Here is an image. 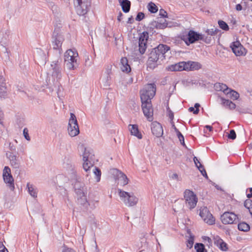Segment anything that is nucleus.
Returning a JSON list of instances; mask_svg holds the SVG:
<instances>
[{
  "label": "nucleus",
  "instance_id": "24",
  "mask_svg": "<svg viewBox=\"0 0 252 252\" xmlns=\"http://www.w3.org/2000/svg\"><path fill=\"white\" fill-rule=\"evenodd\" d=\"M128 129L131 135L137 137L139 139L142 138V135L139 132L137 125H129Z\"/></svg>",
  "mask_w": 252,
  "mask_h": 252
},
{
  "label": "nucleus",
  "instance_id": "58",
  "mask_svg": "<svg viewBox=\"0 0 252 252\" xmlns=\"http://www.w3.org/2000/svg\"><path fill=\"white\" fill-rule=\"evenodd\" d=\"M195 109H194V107H189V112H192L193 113V111H195Z\"/></svg>",
  "mask_w": 252,
  "mask_h": 252
},
{
  "label": "nucleus",
  "instance_id": "8",
  "mask_svg": "<svg viewBox=\"0 0 252 252\" xmlns=\"http://www.w3.org/2000/svg\"><path fill=\"white\" fill-rule=\"evenodd\" d=\"M68 133L71 137H74L79 133V126L75 115L71 113L67 128Z\"/></svg>",
  "mask_w": 252,
  "mask_h": 252
},
{
  "label": "nucleus",
  "instance_id": "49",
  "mask_svg": "<svg viewBox=\"0 0 252 252\" xmlns=\"http://www.w3.org/2000/svg\"><path fill=\"white\" fill-rule=\"evenodd\" d=\"M200 107V104L199 103H195L194 105V108H195V111H193V113L195 114H197L199 112V107Z\"/></svg>",
  "mask_w": 252,
  "mask_h": 252
},
{
  "label": "nucleus",
  "instance_id": "59",
  "mask_svg": "<svg viewBox=\"0 0 252 252\" xmlns=\"http://www.w3.org/2000/svg\"><path fill=\"white\" fill-rule=\"evenodd\" d=\"M132 17L129 18L128 19V21H127V23H129V24L132 23Z\"/></svg>",
  "mask_w": 252,
  "mask_h": 252
},
{
  "label": "nucleus",
  "instance_id": "57",
  "mask_svg": "<svg viewBox=\"0 0 252 252\" xmlns=\"http://www.w3.org/2000/svg\"><path fill=\"white\" fill-rule=\"evenodd\" d=\"M169 116L171 119L173 118V113L171 111H170L169 113Z\"/></svg>",
  "mask_w": 252,
  "mask_h": 252
},
{
  "label": "nucleus",
  "instance_id": "41",
  "mask_svg": "<svg viewBox=\"0 0 252 252\" xmlns=\"http://www.w3.org/2000/svg\"><path fill=\"white\" fill-rule=\"evenodd\" d=\"M236 137V134L234 130H231L229 134L228 135V138L232 140H234Z\"/></svg>",
  "mask_w": 252,
  "mask_h": 252
},
{
  "label": "nucleus",
  "instance_id": "34",
  "mask_svg": "<svg viewBox=\"0 0 252 252\" xmlns=\"http://www.w3.org/2000/svg\"><path fill=\"white\" fill-rule=\"evenodd\" d=\"M147 7H148L149 11L153 13H155L157 12L158 10L157 6L156 5V4L155 3H154L152 2H150L148 4Z\"/></svg>",
  "mask_w": 252,
  "mask_h": 252
},
{
  "label": "nucleus",
  "instance_id": "38",
  "mask_svg": "<svg viewBox=\"0 0 252 252\" xmlns=\"http://www.w3.org/2000/svg\"><path fill=\"white\" fill-rule=\"evenodd\" d=\"M218 23H219L220 27L221 29H222L224 31H228L229 30L228 26L225 22H224L223 21H219Z\"/></svg>",
  "mask_w": 252,
  "mask_h": 252
},
{
  "label": "nucleus",
  "instance_id": "55",
  "mask_svg": "<svg viewBox=\"0 0 252 252\" xmlns=\"http://www.w3.org/2000/svg\"><path fill=\"white\" fill-rule=\"evenodd\" d=\"M173 127L175 131L176 132V134H178V133H180L179 130L175 127L174 125H173Z\"/></svg>",
  "mask_w": 252,
  "mask_h": 252
},
{
  "label": "nucleus",
  "instance_id": "64",
  "mask_svg": "<svg viewBox=\"0 0 252 252\" xmlns=\"http://www.w3.org/2000/svg\"><path fill=\"white\" fill-rule=\"evenodd\" d=\"M89 60V57H88V59H87V61H86V62L87 63V61H88Z\"/></svg>",
  "mask_w": 252,
  "mask_h": 252
},
{
  "label": "nucleus",
  "instance_id": "11",
  "mask_svg": "<svg viewBox=\"0 0 252 252\" xmlns=\"http://www.w3.org/2000/svg\"><path fill=\"white\" fill-rule=\"evenodd\" d=\"M184 198L187 206L190 209L196 206L198 199L193 191L188 189L186 190L184 192Z\"/></svg>",
  "mask_w": 252,
  "mask_h": 252
},
{
  "label": "nucleus",
  "instance_id": "17",
  "mask_svg": "<svg viewBox=\"0 0 252 252\" xmlns=\"http://www.w3.org/2000/svg\"><path fill=\"white\" fill-rule=\"evenodd\" d=\"M63 40L64 38L62 34H54L52 42V46L54 50L58 51L59 54L61 53L62 50V45Z\"/></svg>",
  "mask_w": 252,
  "mask_h": 252
},
{
  "label": "nucleus",
  "instance_id": "61",
  "mask_svg": "<svg viewBox=\"0 0 252 252\" xmlns=\"http://www.w3.org/2000/svg\"><path fill=\"white\" fill-rule=\"evenodd\" d=\"M118 20L120 21L121 20V15L120 16H118Z\"/></svg>",
  "mask_w": 252,
  "mask_h": 252
},
{
  "label": "nucleus",
  "instance_id": "28",
  "mask_svg": "<svg viewBox=\"0 0 252 252\" xmlns=\"http://www.w3.org/2000/svg\"><path fill=\"white\" fill-rule=\"evenodd\" d=\"M124 12H128L130 7V2L128 0H119Z\"/></svg>",
  "mask_w": 252,
  "mask_h": 252
},
{
  "label": "nucleus",
  "instance_id": "25",
  "mask_svg": "<svg viewBox=\"0 0 252 252\" xmlns=\"http://www.w3.org/2000/svg\"><path fill=\"white\" fill-rule=\"evenodd\" d=\"M221 104L226 108L229 109L230 110H233L236 107V105L235 103L232 102L231 101L229 100L228 99H224L222 97L220 98Z\"/></svg>",
  "mask_w": 252,
  "mask_h": 252
},
{
  "label": "nucleus",
  "instance_id": "31",
  "mask_svg": "<svg viewBox=\"0 0 252 252\" xmlns=\"http://www.w3.org/2000/svg\"><path fill=\"white\" fill-rule=\"evenodd\" d=\"M92 156L93 155L90 151L87 150L86 148H85L84 152L83 154V160L87 161L88 160H90L92 158Z\"/></svg>",
  "mask_w": 252,
  "mask_h": 252
},
{
  "label": "nucleus",
  "instance_id": "35",
  "mask_svg": "<svg viewBox=\"0 0 252 252\" xmlns=\"http://www.w3.org/2000/svg\"><path fill=\"white\" fill-rule=\"evenodd\" d=\"M93 166V163L90 161V160L87 161H83V167L84 169L88 172L90 169Z\"/></svg>",
  "mask_w": 252,
  "mask_h": 252
},
{
  "label": "nucleus",
  "instance_id": "2",
  "mask_svg": "<svg viewBox=\"0 0 252 252\" xmlns=\"http://www.w3.org/2000/svg\"><path fill=\"white\" fill-rule=\"evenodd\" d=\"M169 50L170 47L164 44H159L157 47L154 48L149 56V64L156 63L159 60L162 61L165 58V53Z\"/></svg>",
  "mask_w": 252,
  "mask_h": 252
},
{
  "label": "nucleus",
  "instance_id": "23",
  "mask_svg": "<svg viewBox=\"0 0 252 252\" xmlns=\"http://www.w3.org/2000/svg\"><path fill=\"white\" fill-rule=\"evenodd\" d=\"M120 68L121 70L126 73H128L131 71V67L128 63L126 58H122L120 62Z\"/></svg>",
  "mask_w": 252,
  "mask_h": 252
},
{
  "label": "nucleus",
  "instance_id": "19",
  "mask_svg": "<svg viewBox=\"0 0 252 252\" xmlns=\"http://www.w3.org/2000/svg\"><path fill=\"white\" fill-rule=\"evenodd\" d=\"M149 38V34L147 32H143L140 34L139 38V50L141 54L145 52L147 48V42Z\"/></svg>",
  "mask_w": 252,
  "mask_h": 252
},
{
  "label": "nucleus",
  "instance_id": "29",
  "mask_svg": "<svg viewBox=\"0 0 252 252\" xmlns=\"http://www.w3.org/2000/svg\"><path fill=\"white\" fill-rule=\"evenodd\" d=\"M9 159L11 165L14 168H17L19 167V161L18 158L14 155H11L9 156Z\"/></svg>",
  "mask_w": 252,
  "mask_h": 252
},
{
  "label": "nucleus",
  "instance_id": "47",
  "mask_svg": "<svg viewBox=\"0 0 252 252\" xmlns=\"http://www.w3.org/2000/svg\"><path fill=\"white\" fill-rule=\"evenodd\" d=\"M0 252H9L5 247L0 242Z\"/></svg>",
  "mask_w": 252,
  "mask_h": 252
},
{
  "label": "nucleus",
  "instance_id": "4",
  "mask_svg": "<svg viewBox=\"0 0 252 252\" xmlns=\"http://www.w3.org/2000/svg\"><path fill=\"white\" fill-rule=\"evenodd\" d=\"M118 194L122 201L128 207H132L137 204L138 198L132 192L125 191L121 189H118Z\"/></svg>",
  "mask_w": 252,
  "mask_h": 252
},
{
  "label": "nucleus",
  "instance_id": "26",
  "mask_svg": "<svg viewBox=\"0 0 252 252\" xmlns=\"http://www.w3.org/2000/svg\"><path fill=\"white\" fill-rule=\"evenodd\" d=\"M215 89L217 91H222L223 93L226 95L228 94L227 92L229 90V88L224 84L220 83H216L214 85Z\"/></svg>",
  "mask_w": 252,
  "mask_h": 252
},
{
  "label": "nucleus",
  "instance_id": "52",
  "mask_svg": "<svg viewBox=\"0 0 252 252\" xmlns=\"http://www.w3.org/2000/svg\"><path fill=\"white\" fill-rule=\"evenodd\" d=\"M61 252H75L73 250L69 248L63 249Z\"/></svg>",
  "mask_w": 252,
  "mask_h": 252
},
{
  "label": "nucleus",
  "instance_id": "15",
  "mask_svg": "<svg viewBox=\"0 0 252 252\" xmlns=\"http://www.w3.org/2000/svg\"><path fill=\"white\" fill-rule=\"evenodd\" d=\"M75 192L80 203L85 204L87 202L86 193L87 191L84 186H82L79 183H76L74 185Z\"/></svg>",
  "mask_w": 252,
  "mask_h": 252
},
{
  "label": "nucleus",
  "instance_id": "6",
  "mask_svg": "<svg viewBox=\"0 0 252 252\" xmlns=\"http://www.w3.org/2000/svg\"><path fill=\"white\" fill-rule=\"evenodd\" d=\"M76 13L79 15H84L90 9L91 0H73Z\"/></svg>",
  "mask_w": 252,
  "mask_h": 252
},
{
  "label": "nucleus",
  "instance_id": "1",
  "mask_svg": "<svg viewBox=\"0 0 252 252\" xmlns=\"http://www.w3.org/2000/svg\"><path fill=\"white\" fill-rule=\"evenodd\" d=\"M201 67V64L198 62L188 61L187 62H181L170 65L168 66L167 69L171 71H194L200 69Z\"/></svg>",
  "mask_w": 252,
  "mask_h": 252
},
{
  "label": "nucleus",
  "instance_id": "62",
  "mask_svg": "<svg viewBox=\"0 0 252 252\" xmlns=\"http://www.w3.org/2000/svg\"><path fill=\"white\" fill-rule=\"evenodd\" d=\"M174 177H177L178 175L176 174H174Z\"/></svg>",
  "mask_w": 252,
  "mask_h": 252
},
{
  "label": "nucleus",
  "instance_id": "20",
  "mask_svg": "<svg viewBox=\"0 0 252 252\" xmlns=\"http://www.w3.org/2000/svg\"><path fill=\"white\" fill-rule=\"evenodd\" d=\"M151 129L152 133L156 136L159 137L163 134V129L161 125L156 122L152 124Z\"/></svg>",
  "mask_w": 252,
  "mask_h": 252
},
{
  "label": "nucleus",
  "instance_id": "13",
  "mask_svg": "<svg viewBox=\"0 0 252 252\" xmlns=\"http://www.w3.org/2000/svg\"><path fill=\"white\" fill-rule=\"evenodd\" d=\"M141 102L142 109L144 116L149 121L152 122L153 120V108L152 107L151 100H141Z\"/></svg>",
  "mask_w": 252,
  "mask_h": 252
},
{
  "label": "nucleus",
  "instance_id": "18",
  "mask_svg": "<svg viewBox=\"0 0 252 252\" xmlns=\"http://www.w3.org/2000/svg\"><path fill=\"white\" fill-rule=\"evenodd\" d=\"M230 47L233 52L237 56H245L246 54V50L238 41L233 42Z\"/></svg>",
  "mask_w": 252,
  "mask_h": 252
},
{
  "label": "nucleus",
  "instance_id": "16",
  "mask_svg": "<svg viewBox=\"0 0 252 252\" xmlns=\"http://www.w3.org/2000/svg\"><path fill=\"white\" fill-rule=\"evenodd\" d=\"M238 218L232 212H225L220 217L221 222L225 224H232L236 222Z\"/></svg>",
  "mask_w": 252,
  "mask_h": 252
},
{
  "label": "nucleus",
  "instance_id": "33",
  "mask_svg": "<svg viewBox=\"0 0 252 252\" xmlns=\"http://www.w3.org/2000/svg\"><path fill=\"white\" fill-rule=\"evenodd\" d=\"M100 83L104 87H108L110 84L109 81V77L108 75H106V76H104L101 78L100 79Z\"/></svg>",
  "mask_w": 252,
  "mask_h": 252
},
{
  "label": "nucleus",
  "instance_id": "44",
  "mask_svg": "<svg viewBox=\"0 0 252 252\" xmlns=\"http://www.w3.org/2000/svg\"><path fill=\"white\" fill-rule=\"evenodd\" d=\"M23 134L25 138L28 141H30L31 138L28 133V129L27 128H25L23 130Z\"/></svg>",
  "mask_w": 252,
  "mask_h": 252
},
{
  "label": "nucleus",
  "instance_id": "53",
  "mask_svg": "<svg viewBox=\"0 0 252 252\" xmlns=\"http://www.w3.org/2000/svg\"><path fill=\"white\" fill-rule=\"evenodd\" d=\"M236 9L237 11H240L242 9V6L240 4H237L236 5Z\"/></svg>",
  "mask_w": 252,
  "mask_h": 252
},
{
  "label": "nucleus",
  "instance_id": "32",
  "mask_svg": "<svg viewBox=\"0 0 252 252\" xmlns=\"http://www.w3.org/2000/svg\"><path fill=\"white\" fill-rule=\"evenodd\" d=\"M227 92L228 93V95H229V96L232 99L236 100L239 97V94L236 91L231 90V89H229V90Z\"/></svg>",
  "mask_w": 252,
  "mask_h": 252
},
{
  "label": "nucleus",
  "instance_id": "39",
  "mask_svg": "<svg viewBox=\"0 0 252 252\" xmlns=\"http://www.w3.org/2000/svg\"><path fill=\"white\" fill-rule=\"evenodd\" d=\"M195 249L196 251V252H204V245L201 244H196V245L195 246Z\"/></svg>",
  "mask_w": 252,
  "mask_h": 252
},
{
  "label": "nucleus",
  "instance_id": "30",
  "mask_svg": "<svg viewBox=\"0 0 252 252\" xmlns=\"http://www.w3.org/2000/svg\"><path fill=\"white\" fill-rule=\"evenodd\" d=\"M238 228L240 231L247 232L250 230V227L248 223L242 222L238 224Z\"/></svg>",
  "mask_w": 252,
  "mask_h": 252
},
{
  "label": "nucleus",
  "instance_id": "40",
  "mask_svg": "<svg viewBox=\"0 0 252 252\" xmlns=\"http://www.w3.org/2000/svg\"><path fill=\"white\" fill-rule=\"evenodd\" d=\"M244 206L249 210V211H250L251 208H252V201L251 200H247L244 203Z\"/></svg>",
  "mask_w": 252,
  "mask_h": 252
},
{
  "label": "nucleus",
  "instance_id": "12",
  "mask_svg": "<svg viewBox=\"0 0 252 252\" xmlns=\"http://www.w3.org/2000/svg\"><path fill=\"white\" fill-rule=\"evenodd\" d=\"M2 177L4 183L11 190H13L14 187V179L11 173V169L8 166H5L2 172Z\"/></svg>",
  "mask_w": 252,
  "mask_h": 252
},
{
  "label": "nucleus",
  "instance_id": "3",
  "mask_svg": "<svg viewBox=\"0 0 252 252\" xmlns=\"http://www.w3.org/2000/svg\"><path fill=\"white\" fill-rule=\"evenodd\" d=\"M78 54L75 49H68L64 54V64L69 70H74L78 65Z\"/></svg>",
  "mask_w": 252,
  "mask_h": 252
},
{
  "label": "nucleus",
  "instance_id": "10",
  "mask_svg": "<svg viewBox=\"0 0 252 252\" xmlns=\"http://www.w3.org/2000/svg\"><path fill=\"white\" fill-rule=\"evenodd\" d=\"M199 216L207 224L209 225L215 224V218L206 207L203 206L200 208Z\"/></svg>",
  "mask_w": 252,
  "mask_h": 252
},
{
  "label": "nucleus",
  "instance_id": "14",
  "mask_svg": "<svg viewBox=\"0 0 252 252\" xmlns=\"http://www.w3.org/2000/svg\"><path fill=\"white\" fill-rule=\"evenodd\" d=\"M110 173L117 180L118 184L122 186H125L128 183V179L126 176L117 169H112L110 171Z\"/></svg>",
  "mask_w": 252,
  "mask_h": 252
},
{
  "label": "nucleus",
  "instance_id": "46",
  "mask_svg": "<svg viewBox=\"0 0 252 252\" xmlns=\"http://www.w3.org/2000/svg\"><path fill=\"white\" fill-rule=\"evenodd\" d=\"M193 244V238L192 237H190L189 239L188 240L187 246L191 248Z\"/></svg>",
  "mask_w": 252,
  "mask_h": 252
},
{
  "label": "nucleus",
  "instance_id": "22",
  "mask_svg": "<svg viewBox=\"0 0 252 252\" xmlns=\"http://www.w3.org/2000/svg\"><path fill=\"white\" fill-rule=\"evenodd\" d=\"M4 78L0 75V97H4L7 95V88Z\"/></svg>",
  "mask_w": 252,
  "mask_h": 252
},
{
  "label": "nucleus",
  "instance_id": "50",
  "mask_svg": "<svg viewBox=\"0 0 252 252\" xmlns=\"http://www.w3.org/2000/svg\"><path fill=\"white\" fill-rule=\"evenodd\" d=\"M193 161L194 162V163H195L196 166L198 168V167L199 166L200 164H201L200 161L198 160V159H197V158L196 157H194L193 158Z\"/></svg>",
  "mask_w": 252,
  "mask_h": 252
},
{
  "label": "nucleus",
  "instance_id": "56",
  "mask_svg": "<svg viewBox=\"0 0 252 252\" xmlns=\"http://www.w3.org/2000/svg\"><path fill=\"white\" fill-rule=\"evenodd\" d=\"M205 127L207 128L210 131L212 130L213 127L210 126H206Z\"/></svg>",
  "mask_w": 252,
  "mask_h": 252
},
{
  "label": "nucleus",
  "instance_id": "27",
  "mask_svg": "<svg viewBox=\"0 0 252 252\" xmlns=\"http://www.w3.org/2000/svg\"><path fill=\"white\" fill-rule=\"evenodd\" d=\"M27 188H28V192L31 196L33 198H36L37 195V189L36 188L30 183L27 184Z\"/></svg>",
  "mask_w": 252,
  "mask_h": 252
},
{
  "label": "nucleus",
  "instance_id": "51",
  "mask_svg": "<svg viewBox=\"0 0 252 252\" xmlns=\"http://www.w3.org/2000/svg\"><path fill=\"white\" fill-rule=\"evenodd\" d=\"M198 169L199 170V171L201 173L202 175H203V174H204L203 171H205V170L201 164H200V165L198 167Z\"/></svg>",
  "mask_w": 252,
  "mask_h": 252
},
{
  "label": "nucleus",
  "instance_id": "36",
  "mask_svg": "<svg viewBox=\"0 0 252 252\" xmlns=\"http://www.w3.org/2000/svg\"><path fill=\"white\" fill-rule=\"evenodd\" d=\"M219 31V30L218 29H217V28H214L207 30L206 32L207 33L208 35L213 36L216 35L218 33Z\"/></svg>",
  "mask_w": 252,
  "mask_h": 252
},
{
  "label": "nucleus",
  "instance_id": "43",
  "mask_svg": "<svg viewBox=\"0 0 252 252\" xmlns=\"http://www.w3.org/2000/svg\"><path fill=\"white\" fill-rule=\"evenodd\" d=\"M154 24H155V26L157 27V28H159V29H163V28L166 27L167 25L166 23L160 24V23H158L156 22H154Z\"/></svg>",
  "mask_w": 252,
  "mask_h": 252
},
{
  "label": "nucleus",
  "instance_id": "5",
  "mask_svg": "<svg viewBox=\"0 0 252 252\" xmlns=\"http://www.w3.org/2000/svg\"><path fill=\"white\" fill-rule=\"evenodd\" d=\"M184 40L187 45L194 43L196 41L202 40L206 43H210L211 41V37H208L204 34H200L193 31H189L186 38L184 37Z\"/></svg>",
  "mask_w": 252,
  "mask_h": 252
},
{
  "label": "nucleus",
  "instance_id": "54",
  "mask_svg": "<svg viewBox=\"0 0 252 252\" xmlns=\"http://www.w3.org/2000/svg\"><path fill=\"white\" fill-rule=\"evenodd\" d=\"M250 193L247 195V197L249 198L252 197V188H250Z\"/></svg>",
  "mask_w": 252,
  "mask_h": 252
},
{
  "label": "nucleus",
  "instance_id": "48",
  "mask_svg": "<svg viewBox=\"0 0 252 252\" xmlns=\"http://www.w3.org/2000/svg\"><path fill=\"white\" fill-rule=\"evenodd\" d=\"M159 15L162 17H167V13L163 9H160L159 10Z\"/></svg>",
  "mask_w": 252,
  "mask_h": 252
},
{
  "label": "nucleus",
  "instance_id": "45",
  "mask_svg": "<svg viewBox=\"0 0 252 252\" xmlns=\"http://www.w3.org/2000/svg\"><path fill=\"white\" fill-rule=\"evenodd\" d=\"M144 18V14L142 12H139L137 14L135 19L137 21H140L142 20Z\"/></svg>",
  "mask_w": 252,
  "mask_h": 252
},
{
  "label": "nucleus",
  "instance_id": "9",
  "mask_svg": "<svg viewBox=\"0 0 252 252\" xmlns=\"http://www.w3.org/2000/svg\"><path fill=\"white\" fill-rule=\"evenodd\" d=\"M50 73L51 74L54 80L58 81L62 78V68L59 60L52 62L50 64Z\"/></svg>",
  "mask_w": 252,
  "mask_h": 252
},
{
  "label": "nucleus",
  "instance_id": "7",
  "mask_svg": "<svg viewBox=\"0 0 252 252\" xmlns=\"http://www.w3.org/2000/svg\"><path fill=\"white\" fill-rule=\"evenodd\" d=\"M156 86L154 84H148L140 91L141 100L149 101L156 94Z\"/></svg>",
  "mask_w": 252,
  "mask_h": 252
},
{
  "label": "nucleus",
  "instance_id": "42",
  "mask_svg": "<svg viewBox=\"0 0 252 252\" xmlns=\"http://www.w3.org/2000/svg\"><path fill=\"white\" fill-rule=\"evenodd\" d=\"M178 138H179V141L181 142V144L185 146V142H184V137L183 135L182 134V133L180 132L177 134Z\"/></svg>",
  "mask_w": 252,
  "mask_h": 252
},
{
  "label": "nucleus",
  "instance_id": "60",
  "mask_svg": "<svg viewBox=\"0 0 252 252\" xmlns=\"http://www.w3.org/2000/svg\"><path fill=\"white\" fill-rule=\"evenodd\" d=\"M204 173V174H203V176L205 177L206 178H208V176H207V173L206 172V171H203Z\"/></svg>",
  "mask_w": 252,
  "mask_h": 252
},
{
  "label": "nucleus",
  "instance_id": "63",
  "mask_svg": "<svg viewBox=\"0 0 252 252\" xmlns=\"http://www.w3.org/2000/svg\"><path fill=\"white\" fill-rule=\"evenodd\" d=\"M208 240L209 241V240H211V239L209 237H206Z\"/></svg>",
  "mask_w": 252,
  "mask_h": 252
},
{
  "label": "nucleus",
  "instance_id": "37",
  "mask_svg": "<svg viewBox=\"0 0 252 252\" xmlns=\"http://www.w3.org/2000/svg\"><path fill=\"white\" fill-rule=\"evenodd\" d=\"M93 172L94 174L96 176V181L97 182H99L101 177L100 170L98 168L95 167L94 169H93Z\"/></svg>",
  "mask_w": 252,
  "mask_h": 252
},
{
  "label": "nucleus",
  "instance_id": "21",
  "mask_svg": "<svg viewBox=\"0 0 252 252\" xmlns=\"http://www.w3.org/2000/svg\"><path fill=\"white\" fill-rule=\"evenodd\" d=\"M214 244L222 251H226L228 249L226 243L218 236L214 237Z\"/></svg>",
  "mask_w": 252,
  "mask_h": 252
}]
</instances>
